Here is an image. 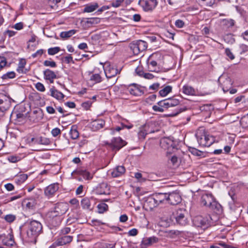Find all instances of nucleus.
I'll return each mask as SVG.
<instances>
[{
  "label": "nucleus",
  "mask_w": 248,
  "mask_h": 248,
  "mask_svg": "<svg viewBox=\"0 0 248 248\" xmlns=\"http://www.w3.org/2000/svg\"><path fill=\"white\" fill-rule=\"evenodd\" d=\"M201 202L202 205L209 207L214 213V215L220 216L223 212L221 205L216 200L211 193L202 194Z\"/></svg>",
  "instance_id": "f257e3e1"
},
{
  "label": "nucleus",
  "mask_w": 248,
  "mask_h": 248,
  "mask_svg": "<svg viewBox=\"0 0 248 248\" xmlns=\"http://www.w3.org/2000/svg\"><path fill=\"white\" fill-rule=\"evenodd\" d=\"M171 223V218H162L159 222V225L163 227H167Z\"/></svg>",
  "instance_id": "473e14b6"
},
{
  "label": "nucleus",
  "mask_w": 248,
  "mask_h": 248,
  "mask_svg": "<svg viewBox=\"0 0 248 248\" xmlns=\"http://www.w3.org/2000/svg\"><path fill=\"white\" fill-rule=\"evenodd\" d=\"M157 104L160 106V107H162L163 108H170L169 102L168 101V99H165L164 100H162L160 101H159L157 103Z\"/></svg>",
  "instance_id": "a18cd8bd"
},
{
  "label": "nucleus",
  "mask_w": 248,
  "mask_h": 248,
  "mask_svg": "<svg viewBox=\"0 0 248 248\" xmlns=\"http://www.w3.org/2000/svg\"><path fill=\"white\" fill-rule=\"evenodd\" d=\"M124 0H116L111 3L112 6L114 7H118L124 2Z\"/></svg>",
  "instance_id": "13d9d810"
},
{
  "label": "nucleus",
  "mask_w": 248,
  "mask_h": 248,
  "mask_svg": "<svg viewBox=\"0 0 248 248\" xmlns=\"http://www.w3.org/2000/svg\"><path fill=\"white\" fill-rule=\"evenodd\" d=\"M176 222L181 225L185 226L188 222L187 218H175Z\"/></svg>",
  "instance_id": "49530a36"
},
{
  "label": "nucleus",
  "mask_w": 248,
  "mask_h": 248,
  "mask_svg": "<svg viewBox=\"0 0 248 248\" xmlns=\"http://www.w3.org/2000/svg\"><path fill=\"white\" fill-rule=\"evenodd\" d=\"M127 91L131 94L136 96H141L143 94V92L135 85L129 86Z\"/></svg>",
  "instance_id": "a211bd4d"
},
{
  "label": "nucleus",
  "mask_w": 248,
  "mask_h": 248,
  "mask_svg": "<svg viewBox=\"0 0 248 248\" xmlns=\"http://www.w3.org/2000/svg\"><path fill=\"white\" fill-rule=\"evenodd\" d=\"M225 53L226 55L231 59L233 60L234 59V56L229 48H226L225 49Z\"/></svg>",
  "instance_id": "bf43d9fd"
},
{
  "label": "nucleus",
  "mask_w": 248,
  "mask_h": 248,
  "mask_svg": "<svg viewBox=\"0 0 248 248\" xmlns=\"http://www.w3.org/2000/svg\"><path fill=\"white\" fill-rule=\"evenodd\" d=\"M182 90L183 93L186 95H193L195 92L192 87L188 85L184 86Z\"/></svg>",
  "instance_id": "7c9ffc66"
},
{
  "label": "nucleus",
  "mask_w": 248,
  "mask_h": 248,
  "mask_svg": "<svg viewBox=\"0 0 248 248\" xmlns=\"http://www.w3.org/2000/svg\"><path fill=\"white\" fill-rule=\"evenodd\" d=\"M171 214L168 215L170 217L173 216L174 217H185L187 213L186 209L184 208L176 209L175 208H172L170 210Z\"/></svg>",
  "instance_id": "2eb2a0df"
},
{
  "label": "nucleus",
  "mask_w": 248,
  "mask_h": 248,
  "mask_svg": "<svg viewBox=\"0 0 248 248\" xmlns=\"http://www.w3.org/2000/svg\"><path fill=\"white\" fill-rule=\"evenodd\" d=\"M192 221L193 225L197 227L207 228L209 224L207 218H193Z\"/></svg>",
  "instance_id": "0eeeda50"
},
{
  "label": "nucleus",
  "mask_w": 248,
  "mask_h": 248,
  "mask_svg": "<svg viewBox=\"0 0 248 248\" xmlns=\"http://www.w3.org/2000/svg\"><path fill=\"white\" fill-rule=\"evenodd\" d=\"M35 88L38 91L41 92H43L45 91V87L44 85L41 82H37L35 84Z\"/></svg>",
  "instance_id": "5fc2aeb1"
},
{
  "label": "nucleus",
  "mask_w": 248,
  "mask_h": 248,
  "mask_svg": "<svg viewBox=\"0 0 248 248\" xmlns=\"http://www.w3.org/2000/svg\"><path fill=\"white\" fill-rule=\"evenodd\" d=\"M125 168L123 166H119L116 167L112 171L111 175L113 177H119L125 172Z\"/></svg>",
  "instance_id": "412c9836"
},
{
  "label": "nucleus",
  "mask_w": 248,
  "mask_h": 248,
  "mask_svg": "<svg viewBox=\"0 0 248 248\" xmlns=\"http://www.w3.org/2000/svg\"><path fill=\"white\" fill-rule=\"evenodd\" d=\"M15 77V73L14 72H9L2 76V79L13 78Z\"/></svg>",
  "instance_id": "09e8293b"
},
{
  "label": "nucleus",
  "mask_w": 248,
  "mask_h": 248,
  "mask_svg": "<svg viewBox=\"0 0 248 248\" xmlns=\"http://www.w3.org/2000/svg\"><path fill=\"white\" fill-rule=\"evenodd\" d=\"M222 24L227 28L232 27L234 24V20L232 19H225L222 21Z\"/></svg>",
  "instance_id": "4c0bfd02"
},
{
  "label": "nucleus",
  "mask_w": 248,
  "mask_h": 248,
  "mask_svg": "<svg viewBox=\"0 0 248 248\" xmlns=\"http://www.w3.org/2000/svg\"><path fill=\"white\" fill-rule=\"evenodd\" d=\"M58 189L59 185L58 183L51 184L45 188V194L48 197H52Z\"/></svg>",
  "instance_id": "ddd939ff"
},
{
  "label": "nucleus",
  "mask_w": 248,
  "mask_h": 248,
  "mask_svg": "<svg viewBox=\"0 0 248 248\" xmlns=\"http://www.w3.org/2000/svg\"><path fill=\"white\" fill-rule=\"evenodd\" d=\"M51 95L58 100H62L64 97V95L61 92L55 89L54 88L50 89Z\"/></svg>",
  "instance_id": "393cba45"
},
{
  "label": "nucleus",
  "mask_w": 248,
  "mask_h": 248,
  "mask_svg": "<svg viewBox=\"0 0 248 248\" xmlns=\"http://www.w3.org/2000/svg\"><path fill=\"white\" fill-rule=\"evenodd\" d=\"M167 201L172 205H176L181 202L182 199L180 194L176 192H172L168 194Z\"/></svg>",
  "instance_id": "9d476101"
},
{
  "label": "nucleus",
  "mask_w": 248,
  "mask_h": 248,
  "mask_svg": "<svg viewBox=\"0 0 248 248\" xmlns=\"http://www.w3.org/2000/svg\"><path fill=\"white\" fill-rule=\"evenodd\" d=\"M97 208L98 213H103L108 210V206L105 203H102L98 204Z\"/></svg>",
  "instance_id": "c9c22d12"
},
{
  "label": "nucleus",
  "mask_w": 248,
  "mask_h": 248,
  "mask_svg": "<svg viewBox=\"0 0 248 248\" xmlns=\"http://www.w3.org/2000/svg\"><path fill=\"white\" fill-rule=\"evenodd\" d=\"M38 235L34 232H31L28 230L26 233L23 235V238L26 242L33 243L35 244Z\"/></svg>",
  "instance_id": "9b49d317"
},
{
  "label": "nucleus",
  "mask_w": 248,
  "mask_h": 248,
  "mask_svg": "<svg viewBox=\"0 0 248 248\" xmlns=\"http://www.w3.org/2000/svg\"><path fill=\"white\" fill-rule=\"evenodd\" d=\"M130 47L134 55H138L141 52L137 40L130 43Z\"/></svg>",
  "instance_id": "bb28decb"
},
{
  "label": "nucleus",
  "mask_w": 248,
  "mask_h": 248,
  "mask_svg": "<svg viewBox=\"0 0 248 248\" xmlns=\"http://www.w3.org/2000/svg\"><path fill=\"white\" fill-rule=\"evenodd\" d=\"M44 78L49 80L50 83H52L54 80L57 78L56 74L53 71L47 69L44 71Z\"/></svg>",
  "instance_id": "f3484780"
},
{
  "label": "nucleus",
  "mask_w": 248,
  "mask_h": 248,
  "mask_svg": "<svg viewBox=\"0 0 248 248\" xmlns=\"http://www.w3.org/2000/svg\"><path fill=\"white\" fill-rule=\"evenodd\" d=\"M160 144L161 148L166 150L169 148L172 145V141L168 138H164L161 139Z\"/></svg>",
  "instance_id": "aec40b11"
},
{
  "label": "nucleus",
  "mask_w": 248,
  "mask_h": 248,
  "mask_svg": "<svg viewBox=\"0 0 248 248\" xmlns=\"http://www.w3.org/2000/svg\"><path fill=\"white\" fill-rule=\"evenodd\" d=\"M7 64L6 59L5 57L0 56V71L6 66Z\"/></svg>",
  "instance_id": "864d4df0"
},
{
  "label": "nucleus",
  "mask_w": 248,
  "mask_h": 248,
  "mask_svg": "<svg viewBox=\"0 0 248 248\" xmlns=\"http://www.w3.org/2000/svg\"><path fill=\"white\" fill-rule=\"evenodd\" d=\"M99 7L97 3H90L85 5L83 12L85 13H91L97 9Z\"/></svg>",
  "instance_id": "5701e85b"
},
{
  "label": "nucleus",
  "mask_w": 248,
  "mask_h": 248,
  "mask_svg": "<svg viewBox=\"0 0 248 248\" xmlns=\"http://www.w3.org/2000/svg\"><path fill=\"white\" fill-rule=\"evenodd\" d=\"M172 87L170 86H167L159 91V94L161 96H165L171 92Z\"/></svg>",
  "instance_id": "72a5a7b5"
},
{
  "label": "nucleus",
  "mask_w": 248,
  "mask_h": 248,
  "mask_svg": "<svg viewBox=\"0 0 248 248\" xmlns=\"http://www.w3.org/2000/svg\"><path fill=\"white\" fill-rule=\"evenodd\" d=\"M95 192L99 195H108L110 193V188L106 183L100 184L96 188Z\"/></svg>",
  "instance_id": "6e6552de"
},
{
  "label": "nucleus",
  "mask_w": 248,
  "mask_h": 248,
  "mask_svg": "<svg viewBox=\"0 0 248 248\" xmlns=\"http://www.w3.org/2000/svg\"><path fill=\"white\" fill-rule=\"evenodd\" d=\"M153 109L155 111L161 112H162L164 111V108L160 107L158 104L157 105H154L153 106Z\"/></svg>",
  "instance_id": "e2e57ef3"
},
{
  "label": "nucleus",
  "mask_w": 248,
  "mask_h": 248,
  "mask_svg": "<svg viewBox=\"0 0 248 248\" xmlns=\"http://www.w3.org/2000/svg\"><path fill=\"white\" fill-rule=\"evenodd\" d=\"M43 63L45 66H48L50 67H55L57 65L55 62L47 60L45 61Z\"/></svg>",
  "instance_id": "3c124183"
},
{
  "label": "nucleus",
  "mask_w": 248,
  "mask_h": 248,
  "mask_svg": "<svg viewBox=\"0 0 248 248\" xmlns=\"http://www.w3.org/2000/svg\"><path fill=\"white\" fill-rule=\"evenodd\" d=\"M195 136L199 145L202 146L209 147L215 141L214 137L207 134L202 128L198 130Z\"/></svg>",
  "instance_id": "f03ea898"
},
{
  "label": "nucleus",
  "mask_w": 248,
  "mask_h": 248,
  "mask_svg": "<svg viewBox=\"0 0 248 248\" xmlns=\"http://www.w3.org/2000/svg\"><path fill=\"white\" fill-rule=\"evenodd\" d=\"M155 201L156 202L157 205L160 203L163 202L165 201H167L168 194L158 193H155L153 195Z\"/></svg>",
  "instance_id": "6ab92c4d"
},
{
  "label": "nucleus",
  "mask_w": 248,
  "mask_h": 248,
  "mask_svg": "<svg viewBox=\"0 0 248 248\" xmlns=\"http://www.w3.org/2000/svg\"><path fill=\"white\" fill-rule=\"evenodd\" d=\"M184 25V22L181 19H177L175 22V26L179 28H183Z\"/></svg>",
  "instance_id": "4d7b16f0"
},
{
  "label": "nucleus",
  "mask_w": 248,
  "mask_h": 248,
  "mask_svg": "<svg viewBox=\"0 0 248 248\" xmlns=\"http://www.w3.org/2000/svg\"><path fill=\"white\" fill-rule=\"evenodd\" d=\"M90 80L94 81L95 83H99L101 81L102 79L99 74H94L91 76Z\"/></svg>",
  "instance_id": "ea45409f"
},
{
  "label": "nucleus",
  "mask_w": 248,
  "mask_h": 248,
  "mask_svg": "<svg viewBox=\"0 0 248 248\" xmlns=\"http://www.w3.org/2000/svg\"><path fill=\"white\" fill-rule=\"evenodd\" d=\"M60 50V48L58 46L49 48L48 49V54L50 55H54L58 53Z\"/></svg>",
  "instance_id": "79ce46f5"
},
{
  "label": "nucleus",
  "mask_w": 248,
  "mask_h": 248,
  "mask_svg": "<svg viewBox=\"0 0 248 248\" xmlns=\"http://www.w3.org/2000/svg\"><path fill=\"white\" fill-rule=\"evenodd\" d=\"M126 144V142L120 137H116L113 138L108 144L113 150L118 151Z\"/></svg>",
  "instance_id": "39448f33"
},
{
  "label": "nucleus",
  "mask_w": 248,
  "mask_h": 248,
  "mask_svg": "<svg viewBox=\"0 0 248 248\" xmlns=\"http://www.w3.org/2000/svg\"><path fill=\"white\" fill-rule=\"evenodd\" d=\"M73 240V237L70 235H64L59 238L57 241L54 243L52 247H55L56 246H62L70 243Z\"/></svg>",
  "instance_id": "f8f14e48"
},
{
  "label": "nucleus",
  "mask_w": 248,
  "mask_h": 248,
  "mask_svg": "<svg viewBox=\"0 0 248 248\" xmlns=\"http://www.w3.org/2000/svg\"><path fill=\"white\" fill-rule=\"evenodd\" d=\"M51 134L53 137H57L61 134V130L59 128H55L52 130Z\"/></svg>",
  "instance_id": "052dcab7"
},
{
  "label": "nucleus",
  "mask_w": 248,
  "mask_h": 248,
  "mask_svg": "<svg viewBox=\"0 0 248 248\" xmlns=\"http://www.w3.org/2000/svg\"><path fill=\"white\" fill-rule=\"evenodd\" d=\"M12 99L3 93H0V116H3L10 108Z\"/></svg>",
  "instance_id": "7ed1b4c3"
},
{
  "label": "nucleus",
  "mask_w": 248,
  "mask_h": 248,
  "mask_svg": "<svg viewBox=\"0 0 248 248\" xmlns=\"http://www.w3.org/2000/svg\"><path fill=\"white\" fill-rule=\"evenodd\" d=\"M156 241L157 238L155 237L144 238L141 244V248H146Z\"/></svg>",
  "instance_id": "4be33fe9"
},
{
  "label": "nucleus",
  "mask_w": 248,
  "mask_h": 248,
  "mask_svg": "<svg viewBox=\"0 0 248 248\" xmlns=\"http://www.w3.org/2000/svg\"><path fill=\"white\" fill-rule=\"evenodd\" d=\"M170 162L174 166H178L179 164L178 157L176 155L172 156L170 159Z\"/></svg>",
  "instance_id": "6e6d98bb"
},
{
  "label": "nucleus",
  "mask_w": 248,
  "mask_h": 248,
  "mask_svg": "<svg viewBox=\"0 0 248 248\" xmlns=\"http://www.w3.org/2000/svg\"><path fill=\"white\" fill-rule=\"evenodd\" d=\"M62 61L64 62L69 63L70 62L74 63L72 57L71 55L68 54L63 58Z\"/></svg>",
  "instance_id": "8fccbe9b"
},
{
  "label": "nucleus",
  "mask_w": 248,
  "mask_h": 248,
  "mask_svg": "<svg viewBox=\"0 0 248 248\" xmlns=\"http://www.w3.org/2000/svg\"><path fill=\"white\" fill-rule=\"evenodd\" d=\"M136 72L140 76H143L145 78L147 79H152L154 78V76L150 73H144L143 72H140L138 71V69H136Z\"/></svg>",
  "instance_id": "37998d69"
},
{
  "label": "nucleus",
  "mask_w": 248,
  "mask_h": 248,
  "mask_svg": "<svg viewBox=\"0 0 248 248\" xmlns=\"http://www.w3.org/2000/svg\"><path fill=\"white\" fill-rule=\"evenodd\" d=\"M190 152L194 155L200 156L202 155V152L196 148H193L190 149Z\"/></svg>",
  "instance_id": "603ef678"
},
{
  "label": "nucleus",
  "mask_w": 248,
  "mask_h": 248,
  "mask_svg": "<svg viewBox=\"0 0 248 248\" xmlns=\"http://www.w3.org/2000/svg\"><path fill=\"white\" fill-rule=\"evenodd\" d=\"M153 125V124H152L148 123L143 126L147 134L154 132V131L150 128Z\"/></svg>",
  "instance_id": "de8ad7c7"
},
{
  "label": "nucleus",
  "mask_w": 248,
  "mask_h": 248,
  "mask_svg": "<svg viewBox=\"0 0 248 248\" xmlns=\"http://www.w3.org/2000/svg\"><path fill=\"white\" fill-rule=\"evenodd\" d=\"M81 205L82 208L86 210L91 211L93 209V206H92L91 204L90 200L87 198H84L82 200L81 202Z\"/></svg>",
  "instance_id": "a878e982"
},
{
  "label": "nucleus",
  "mask_w": 248,
  "mask_h": 248,
  "mask_svg": "<svg viewBox=\"0 0 248 248\" xmlns=\"http://www.w3.org/2000/svg\"><path fill=\"white\" fill-rule=\"evenodd\" d=\"M157 205V203L153 196L147 198L146 200L144 203L143 207L145 208L146 210H152L154 208L156 207Z\"/></svg>",
  "instance_id": "4468645a"
},
{
  "label": "nucleus",
  "mask_w": 248,
  "mask_h": 248,
  "mask_svg": "<svg viewBox=\"0 0 248 248\" xmlns=\"http://www.w3.org/2000/svg\"><path fill=\"white\" fill-rule=\"evenodd\" d=\"M147 134L146 133V131H145V129H144L143 126H142V127H140V130L138 132L139 138L140 139H144L145 138Z\"/></svg>",
  "instance_id": "c03bdc74"
},
{
  "label": "nucleus",
  "mask_w": 248,
  "mask_h": 248,
  "mask_svg": "<svg viewBox=\"0 0 248 248\" xmlns=\"http://www.w3.org/2000/svg\"><path fill=\"white\" fill-rule=\"evenodd\" d=\"M8 160L12 163H16L18 161V157L16 156H10L8 157Z\"/></svg>",
  "instance_id": "774afa93"
},
{
  "label": "nucleus",
  "mask_w": 248,
  "mask_h": 248,
  "mask_svg": "<svg viewBox=\"0 0 248 248\" xmlns=\"http://www.w3.org/2000/svg\"><path fill=\"white\" fill-rule=\"evenodd\" d=\"M139 4L143 8L144 11L153 10L156 6V0H140Z\"/></svg>",
  "instance_id": "20e7f679"
},
{
  "label": "nucleus",
  "mask_w": 248,
  "mask_h": 248,
  "mask_svg": "<svg viewBox=\"0 0 248 248\" xmlns=\"http://www.w3.org/2000/svg\"><path fill=\"white\" fill-rule=\"evenodd\" d=\"M62 208H64V210H63V212H61L60 214L59 215H55V217H56L57 216H62V214L63 213H64L66 210V209H67V205L66 204H60L59 205H58L55 208V212H57V213H59V210Z\"/></svg>",
  "instance_id": "e433bc0d"
},
{
  "label": "nucleus",
  "mask_w": 248,
  "mask_h": 248,
  "mask_svg": "<svg viewBox=\"0 0 248 248\" xmlns=\"http://www.w3.org/2000/svg\"><path fill=\"white\" fill-rule=\"evenodd\" d=\"M105 124V121L102 119L94 120L91 122L90 124L91 128L93 131H97L102 128Z\"/></svg>",
  "instance_id": "dca6fc26"
},
{
  "label": "nucleus",
  "mask_w": 248,
  "mask_h": 248,
  "mask_svg": "<svg viewBox=\"0 0 248 248\" xmlns=\"http://www.w3.org/2000/svg\"><path fill=\"white\" fill-rule=\"evenodd\" d=\"M91 102L90 101H86L82 104V107L86 109H88L91 106Z\"/></svg>",
  "instance_id": "338daca9"
},
{
  "label": "nucleus",
  "mask_w": 248,
  "mask_h": 248,
  "mask_svg": "<svg viewBox=\"0 0 248 248\" xmlns=\"http://www.w3.org/2000/svg\"><path fill=\"white\" fill-rule=\"evenodd\" d=\"M70 135L71 138L73 140H76L78 138L79 133L78 131L77 126L76 125H73L71 126L70 131Z\"/></svg>",
  "instance_id": "c85d7f7f"
},
{
  "label": "nucleus",
  "mask_w": 248,
  "mask_h": 248,
  "mask_svg": "<svg viewBox=\"0 0 248 248\" xmlns=\"http://www.w3.org/2000/svg\"><path fill=\"white\" fill-rule=\"evenodd\" d=\"M232 202H229V206L231 210H234V202H235V198L234 196H231Z\"/></svg>",
  "instance_id": "0e129e2a"
},
{
  "label": "nucleus",
  "mask_w": 248,
  "mask_h": 248,
  "mask_svg": "<svg viewBox=\"0 0 248 248\" xmlns=\"http://www.w3.org/2000/svg\"><path fill=\"white\" fill-rule=\"evenodd\" d=\"M26 207L29 209H35L38 204L37 201L34 199L27 200L25 201Z\"/></svg>",
  "instance_id": "b1692460"
},
{
  "label": "nucleus",
  "mask_w": 248,
  "mask_h": 248,
  "mask_svg": "<svg viewBox=\"0 0 248 248\" xmlns=\"http://www.w3.org/2000/svg\"><path fill=\"white\" fill-rule=\"evenodd\" d=\"M104 72L107 78H110L115 76L118 73V70L115 66L110 65L109 63L105 64V67H104Z\"/></svg>",
  "instance_id": "423d86ee"
},
{
  "label": "nucleus",
  "mask_w": 248,
  "mask_h": 248,
  "mask_svg": "<svg viewBox=\"0 0 248 248\" xmlns=\"http://www.w3.org/2000/svg\"><path fill=\"white\" fill-rule=\"evenodd\" d=\"M139 44V47L141 52H142L147 48V43L144 41L139 40H137Z\"/></svg>",
  "instance_id": "58836bf2"
},
{
  "label": "nucleus",
  "mask_w": 248,
  "mask_h": 248,
  "mask_svg": "<svg viewBox=\"0 0 248 248\" xmlns=\"http://www.w3.org/2000/svg\"><path fill=\"white\" fill-rule=\"evenodd\" d=\"M78 175L82 176L86 180H91L93 178V175L88 171L84 170H78L77 171Z\"/></svg>",
  "instance_id": "cd10ccee"
},
{
  "label": "nucleus",
  "mask_w": 248,
  "mask_h": 248,
  "mask_svg": "<svg viewBox=\"0 0 248 248\" xmlns=\"http://www.w3.org/2000/svg\"><path fill=\"white\" fill-rule=\"evenodd\" d=\"M76 32L75 30H71L66 31H62L60 33V37L62 39H67Z\"/></svg>",
  "instance_id": "c756f323"
},
{
  "label": "nucleus",
  "mask_w": 248,
  "mask_h": 248,
  "mask_svg": "<svg viewBox=\"0 0 248 248\" xmlns=\"http://www.w3.org/2000/svg\"><path fill=\"white\" fill-rule=\"evenodd\" d=\"M168 101L169 102L170 107L176 106L179 104V100L176 98H168Z\"/></svg>",
  "instance_id": "a19ab883"
},
{
  "label": "nucleus",
  "mask_w": 248,
  "mask_h": 248,
  "mask_svg": "<svg viewBox=\"0 0 248 248\" xmlns=\"http://www.w3.org/2000/svg\"><path fill=\"white\" fill-rule=\"evenodd\" d=\"M50 142V141L49 139L43 137H38L37 140H36L37 144H43L46 145L49 144Z\"/></svg>",
  "instance_id": "2f4dec72"
},
{
  "label": "nucleus",
  "mask_w": 248,
  "mask_h": 248,
  "mask_svg": "<svg viewBox=\"0 0 248 248\" xmlns=\"http://www.w3.org/2000/svg\"><path fill=\"white\" fill-rule=\"evenodd\" d=\"M42 229L41 224L39 221L33 220L30 222L28 230L39 235Z\"/></svg>",
  "instance_id": "1a4fd4ad"
},
{
  "label": "nucleus",
  "mask_w": 248,
  "mask_h": 248,
  "mask_svg": "<svg viewBox=\"0 0 248 248\" xmlns=\"http://www.w3.org/2000/svg\"><path fill=\"white\" fill-rule=\"evenodd\" d=\"M43 53H44L43 49H41L38 50L35 53L32 54V57L33 58H35L37 57H40L41 56H42V55L43 54Z\"/></svg>",
  "instance_id": "680f3d73"
},
{
  "label": "nucleus",
  "mask_w": 248,
  "mask_h": 248,
  "mask_svg": "<svg viewBox=\"0 0 248 248\" xmlns=\"http://www.w3.org/2000/svg\"><path fill=\"white\" fill-rule=\"evenodd\" d=\"M3 244L6 246H13L14 244V241L11 235L7 236L2 240Z\"/></svg>",
  "instance_id": "f704fd0d"
},
{
  "label": "nucleus",
  "mask_w": 248,
  "mask_h": 248,
  "mask_svg": "<svg viewBox=\"0 0 248 248\" xmlns=\"http://www.w3.org/2000/svg\"><path fill=\"white\" fill-rule=\"evenodd\" d=\"M18 181L21 182H24L28 178V175L26 174H22L18 176Z\"/></svg>",
  "instance_id": "69168bd1"
}]
</instances>
